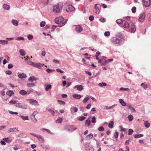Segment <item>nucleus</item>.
Returning a JSON list of instances; mask_svg holds the SVG:
<instances>
[{
	"label": "nucleus",
	"instance_id": "49530a36",
	"mask_svg": "<svg viewBox=\"0 0 151 151\" xmlns=\"http://www.w3.org/2000/svg\"><path fill=\"white\" fill-rule=\"evenodd\" d=\"M141 86H142L145 89H146L147 88V85L145 84L144 83H141Z\"/></svg>",
	"mask_w": 151,
	"mask_h": 151
},
{
	"label": "nucleus",
	"instance_id": "5fc2aeb1",
	"mask_svg": "<svg viewBox=\"0 0 151 151\" xmlns=\"http://www.w3.org/2000/svg\"><path fill=\"white\" fill-rule=\"evenodd\" d=\"M132 141V139L131 138H129L128 140H126L125 142V144L126 145H128L129 144V142H131Z\"/></svg>",
	"mask_w": 151,
	"mask_h": 151
},
{
	"label": "nucleus",
	"instance_id": "2eb2a0df",
	"mask_svg": "<svg viewBox=\"0 0 151 151\" xmlns=\"http://www.w3.org/2000/svg\"><path fill=\"white\" fill-rule=\"evenodd\" d=\"M76 31L77 32H80L83 30V28L80 25H77L75 28Z\"/></svg>",
	"mask_w": 151,
	"mask_h": 151
},
{
	"label": "nucleus",
	"instance_id": "7c9ffc66",
	"mask_svg": "<svg viewBox=\"0 0 151 151\" xmlns=\"http://www.w3.org/2000/svg\"><path fill=\"white\" fill-rule=\"evenodd\" d=\"M89 99L90 98L89 96L87 95L83 101V103L84 104L86 103L87 101H88Z\"/></svg>",
	"mask_w": 151,
	"mask_h": 151
},
{
	"label": "nucleus",
	"instance_id": "bf43d9fd",
	"mask_svg": "<svg viewBox=\"0 0 151 151\" xmlns=\"http://www.w3.org/2000/svg\"><path fill=\"white\" fill-rule=\"evenodd\" d=\"M45 22L44 21H42L40 23V26L41 27H42L45 26Z\"/></svg>",
	"mask_w": 151,
	"mask_h": 151
},
{
	"label": "nucleus",
	"instance_id": "f8f14e48",
	"mask_svg": "<svg viewBox=\"0 0 151 151\" xmlns=\"http://www.w3.org/2000/svg\"><path fill=\"white\" fill-rule=\"evenodd\" d=\"M64 20V18L62 17H60L55 19V22L56 23L59 24L62 22Z\"/></svg>",
	"mask_w": 151,
	"mask_h": 151
},
{
	"label": "nucleus",
	"instance_id": "72a5a7b5",
	"mask_svg": "<svg viewBox=\"0 0 151 151\" xmlns=\"http://www.w3.org/2000/svg\"><path fill=\"white\" fill-rule=\"evenodd\" d=\"M3 140H4L5 142L8 143L12 141V140L10 139L9 137L4 138H3Z\"/></svg>",
	"mask_w": 151,
	"mask_h": 151
},
{
	"label": "nucleus",
	"instance_id": "4be33fe9",
	"mask_svg": "<svg viewBox=\"0 0 151 151\" xmlns=\"http://www.w3.org/2000/svg\"><path fill=\"white\" fill-rule=\"evenodd\" d=\"M91 124V121L89 119H88L86 120L85 122V125L86 127L89 126Z\"/></svg>",
	"mask_w": 151,
	"mask_h": 151
},
{
	"label": "nucleus",
	"instance_id": "9b49d317",
	"mask_svg": "<svg viewBox=\"0 0 151 151\" xmlns=\"http://www.w3.org/2000/svg\"><path fill=\"white\" fill-rule=\"evenodd\" d=\"M129 24L128 22L123 20L122 23L121 27H122L126 28L129 27Z\"/></svg>",
	"mask_w": 151,
	"mask_h": 151
},
{
	"label": "nucleus",
	"instance_id": "aec40b11",
	"mask_svg": "<svg viewBox=\"0 0 151 151\" xmlns=\"http://www.w3.org/2000/svg\"><path fill=\"white\" fill-rule=\"evenodd\" d=\"M18 77L20 78H25L27 77L26 74L24 73H22L18 75Z\"/></svg>",
	"mask_w": 151,
	"mask_h": 151
},
{
	"label": "nucleus",
	"instance_id": "69168bd1",
	"mask_svg": "<svg viewBox=\"0 0 151 151\" xmlns=\"http://www.w3.org/2000/svg\"><path fill=\"white\" fill-rule=\"evenodd\" d=\"M104 129V128L102 126L98 128V130L99 131H103Z\"/></svg>",
	"mask_w": 151,
	"mask_h": 151
},
{
	"label": "nucleus",
	"instance_id": "2f4dec72",
	"mask_svg": "<svg viewBox=\"0 0 151 151\" xmlns=\"http://www.w3.org/2000/svg\"><path fill=\"white\" fill-rule=\"evenodd\" d=\"M145 126L147 128H148L150 126V124L148 121H145L144 122Z\"/></svg>",
	"mask_w": 151,
	"mask_h": 151
},
{
	"label": "nucleus",
	"instance_id": "e433bc0d",
	"mask_svg": "<svg viewBox=\"0 0 151 151\" xmlns=\"http://www.w3.org/2000/svg\"><path fill=\"white\" fill-rule=\"evenodd\" d=\"M14 93L12 91H8L6 93V94L9 96H12V94H13Z\"/></svg>",
	"mask_w": 151,
	"mask_h": 151
},
{
	"label": "nucleus",
	"instance_id": "9d476101",
	"mask_svg": "<svg viewBox=\"0 0 151 151\" xmlns=\"http://www.w3.org/2000/svg\"><path fill=\"white\" fill-rule=\"evenodd\" d=\"M143 4L145 7H148L150 4L151 0H142Z\"/></svg>",
	"mask_w": 151,
	"mask_h": 151
},
{
	"label": "nucleus",
	"instance_id": "c9c22d12",
	"mask_svg": "<svg viewBox=\"0 0 151 151\" xmlns=\"http://www.w3.org/2000/svg\"><path fill=\"white\" fill-rule=\"evenodd\" d=\"M35 86V84L33 83H29L27 84V86L29 87H32L34 86Z\"/></svg>",
	"mask_w": 151,
	"mask_h": 151
},
{
	"label": "nucleus",
	"instance_id": "de8ad7c7",
	"mask_svg": "<svg viewBox=\"0 0 151 151\" xmlns=\"http://www.w3.org/2000/svg\"><path fill=\"white\" fill-rule=\"evenodd\" d=\"M48 111L51 113L52 115L53 116H54L55 115V112L54 111L51 109H49L48 110Z\"/></svg>",
	"mask_w": 151,
	"mask_h": 151
},
{
	"label": "nucleus",
	"instance_id": "3c124183",
	"mask_svg": "<svg viewBox=\"0 0 151 151\" xmlns=\"http://www.w3.org/2000/svg\"><path fill=\"white\" fill-rule=\"evenodd\" d=\"M96 118L95 116L93 117L91 122L92 123H95L96 122Z\"/></svg>",
	"mask_w": 151,
	"mask_h": 151
},
{
	"label": "nucleus",
	"instance_id": "58836bf2",
	"mask_svg": "<svg viewBox=\"0 0 151 151\" xmlns=\"http://www.w3.org/2000/svg\"><path fill=\"white\" fill-rule=\"evenodd\" d=\"M127 118H128L129 121L130 122H131V121H132V120L133 119V116L131 114V115H129L128 116Z\"/></svg>",
	"mask_w": 151,
	"mask_h": 151
},
{
	"label": "nucleus",
	"instance_id": "8fccbe9b",
	"mask_svg": "<svg viewBox=\"0 0 151 151\" xmlns=\"http://www.w3.org/2000/svg\"><path fill=\"white\" fill-rule=\"evenodd\" d=\"M113 126V121H111L109 124L108 127L110 128H112Z\"/></svg>",
	"mask_w": 151,
	"mask_h": 151
},
{
	"label": "nucleus",
	"instance_id": "37998d69",
	"mask_svg": "<svg viewBox=\"0 0 151 151\" xmlns=\"http://www.w3.org/2000/svg\"><path fill=\"white\" fill-rule=\"evenodd\" d=\"M16 40H18V41H19V40L24 41L25 40L24 38L23 37H18L16 39Z\"/></svg>",
	"mask_w": 151,
	"mask_h": 151
},
{
	"label": "nucleus",
	"instance_id": "20e7f679",
	"mask_svg": "<svg viewBox=\"0 0 151 151\" xmlns=\"http://www.w3.org/2000/svg\"><path fill=\"white\" fill-rule=\"evenodd\" d=\"M27 100L29 101L30 104L32 105L37 107L38 106H39L38 101L35 100L31 99H28Z\"/></svg>",
	"mask_w": 151,
	"mask_h": 151
},
{
	"label": "nucleus",
	"instance_id": "603ef678",
	"mask_svg": "<svg viewBox=\"0 0 151 151\" xmlns=\"http://www.w3.org/2000/svg\"><path fill=\"white\" fill-rule=\"evenodd\" d=\"M42 147L45 150H47L49 149V147L48 146L45 145H42Z\"/></svg>",
	"mask_w": 151,
	"mask_h": 151
},
{
	"label": "nucleus",
	"instance_id": "bb28decb",
	"mask_svg": "<svg viewBox=\"0 0 151 151\" xmlns=\"http://www.w3.org/2000/svg\"><path fill=\"white\" fill-rule=\"evenodd\" d=\"M119 101L121 104L123 106H126V103L122 99H119Z\"/></svg>",
	"mask_w": 151,
	"mask_h": 151
},
{
	"label": "nucleus",
	"instance_id": "1a4fd4ad",
	"mask_svg": "<svg viewBox=\"0 0 151 151\" xmlns=\"http://www.w3.org/2000/svg\"><path fill=\"white\" fill-rule=\"evenodd\" d=\"M15 105L17 107H19L24 109H27V106L24 104L18 103L16 104Z\"/></svg>",
	"mask_w": 151,
	"mask_h": 151
},
{
	"label": "nucleus",
	"instance_id": "473e14b6",
	"mask_svg": "<svg viewBox=\"0 0 151 151\" xmlns=\"http://www.w3.org/2000/svg\"><path fill=\"white\" fill-rule=\"evenodd\" d=\"M123 20H122V19H117L116 20V22L121 27Z\"/></svg>",
	"mask_w": 151,
	"mask_h": 151
},
{
	"label": "nucleus",
	"instance_id": "6e6552de",
	"mask_svg": "<svg viewBox=\"0 0 151 151\" xmlns=\"http://www.w3.org/2000/svg\"><path fill=\"white\" fill-rule=\"evenodd\" d=\"M145 17V14L144 12L140 14L138 19V21L140 22H142L144 21Z\"/></svg>",
	"mask_w": 151,
	"mask_h": 151
},
{
	"label": "nucleus",
	"instance_id": "c03bdc74",
	"mask_svg": "<svg viewBox=\"0 0 151 151\" xmlns=\"http://www.w3.org/2000/svg\"><path fill=\"white\" fill-rule=\"evenodd\" d=\"M27 63L28 64L34 67L35 63L30 61H27Z\"/></svg>",
	"mask_w": 151,
	"mask_h": 151
},
{
	"label": "nucleus",
	"instance_id": "4468645a",
	"mask_svg": "<svg viewBox=\"0 0 151 151\" xmlns=\"http://www.w3.org/2000/svg\"><path fill=\"white\" fill-rule=\"evenodd\" d=\"M45 65L44 64L35 63L34 67L39 69H41L42 66Z\"/></svg>",
	"mask_w": 151,
	"mask_h": 151
},
{
	"label": "nucleus",
	"instance_id": "338daca9",
	"mask_svg": "<svg viewBox=\"0 0 151 151\" xmlns=\"http://www.w3.org/2000/svg\"><path fill=\"white\" fill-rule=\"evenodd\" d=\"M132 11L133 13H135L136 12V7L135 6H134L132 8Z\"/></svg>",
	"mask_w": 151,
	"mask_h": 151
},
{
	"label": "nucleus",
	"instance_id": "79ce46f5",
	"mask_svg": "<svg viewBox=\"0 0 151 151\" xmlns=\"http://www.w3.org/2000/svg\"><path fill=\"white\" fill-rule=\"evenodd\" d=\"M20 116L22 118V119L24 121L28 120L29 119L28 116Z\"/></svg>",
	"mask_w": 151,
	"mask_h": 151
},
{
	"label": "nucleus",
	"instance_id": "a878e982",
	"mask_svg": "<svg viewBox=\"0 0 151 151\" xmlns=\"http://www.w3.org/2000/svg\"><path fill=\"white\" fill-rule=\"evenodd\" d=\"M12 22L13 24L15 26H17L18 25L19 22L16 20L12 19Z\"/></svg>",
	"mask_w": 151,
	"mask_h": 151
},
{
	"label": "nucleus",
	"instance_id": "774afa93",
	"mask_svg": "<svg viewBox=\"0 0 151 151\" xmlns=\"http://www.w3.org/2000/svg\"><path fill=\"white\" fill-rule=\"evenodd\" d=\"M99 20L102 22L104 23L106 21V19L104 18H101L99 19Z\"/></svg>",
	"mask_w": 151,
	"mask_h": 151
},
{
	"label": "nucleus",
	"instance_id": "864d4df0",
	"mask_svg": "<svg viewBox=\"0 0 151 151\" xmlns=\"http://www.w3.org/2000/svg\"><path fill=\"white\" fill-rule=\"evenodd\" d=\"M107 85V84L105 83H100L99 84V86L100 87H102L103 86H106Z\"/></svg>",
	"mask_w": 151,
	"mask_h": 151
},
{
	"label": "nucleus",
	"instance_id": "f03ea898",
	"mask_svg": "<svg viewBox=\"0 0 151 151\" xmlns=\"http://www.w3.org/2000/svg\"><path fill=\"white\" fill-rule=\"evenodd\" d=\"M63 5L61 4H57L53 6L52 11L55 13H60L62 9Z\"/></svg>",
	"mask_w": 151,
	"mask_h": 151
},
{
	"label": "nucleus",
	"instance_id": "0e129e2a",
	"mask_svg": "<svg viewBox=\"0 0 151 151\" xmlns=\"http://www.w3.org/2000/svg\"><path fill=\"white\" fill-rule=\"evenodd\" d=\"M46 71L48 73H51L52 71H55V70H53L50 69L49 68H47L46 70Z\"/></svg>",
	"mask_w": 151,
	"mask_h": 151
},
{
	"label": "nucleus",
	"instance_id": "ea45409f",
	"mask_svg": "<svg viewBox=\"0 0 151 151\" xmlns=\"http://www.w3.org/2000/svg\"><path fill=\"white\" fill-rule=\"evenodd\" d=\"M119 128L120 129V130L121 132H124L126 131L127 130V129L125 128H124L122 127V126H120L119 127Z\"/></svg>",
	"mask_w": 151,
	"mask_h": 151
},
{
	"label": "nucleus",
	"instance_id": "0eeeda50",
	"mask_svg": "<svg viewBox=\"0 0 151 151\" xmlns=\"http://www.w3.org/2000/svg\"><path fill=\"white\" fill-rule=\"evenodd\" d=\"M30 134L34 137H37L41 143H43L44 142V139L43 137L40 135H37L36 134L30 133Z\"/></svg>",
	"mask_w": 151,
	"mask_h": 151
},
{
	"label": "nucleus",
	"instance_id": "7ed1b4c3",
	"mask_svg": "<svg viewBox=\"0 0 151 151\" xmlns=\"http://www.w3.org/2000/svg\"><path fill=\"white\" fill-rule=\"evenodd\" d=\"M129 31L131 33H134L136 31V29L134 24L131 23L129 24Z\"/></svg>",
	"mask_w": 151,
	"mask_h": 151
},
{
	"label": "nucleus",
	"instance_id": "393cba45",
	"mask_svg": "<svg viewBox=\"0 0 151 151\" xmlns=\"http://www.w3.org/2000/svg\"><path fill=\"white\" fill-rule=\"evenodd\" d=\"M38 80V78L34 76H31L28 79L29 81L32 82L34 81H35Z\"/></svg>",
	"mask_w": 151,
	"mask_h": 151
},
{
	"label": "nucleus",
	"instance_id": "cd10ccee",
	"mask_svg": "<svg viewBox=\"0 0 151 151\" xmlns=\"http://www.w3.org/2000/svg\"><path fill=\"white\" fill-rule=\"evenodd\" d=\"M144 136L143 134H135L134 135V137L135 138H138L141 137H143Z\"/></svg>",
	"mask_w": 151,
	"mask_h": 151
},
{
	"label": "nucleus",
	"instance_id": "5701e85b",
	"mask_svg": "<svg viewBox=\"0 0 151 151\" xmlns=\"http://www.w3.org/2000/svg\"><path fill=\"white\" fill-rule=\"evenodd\" d=\"M19 93L23 96H25L27 94V92L24 90H22L19 91Z\"/></svg>",
	"mask_w": 151,
	"mask_h": 151
},
{
	"label": "nucleus",
	"instance_id": "c756f323",
	"mask_svg": "<svg viewBox=\"0 0 151 151\" xmlns=\"http://www.w3.org/2000/svg\"><path fill=\"white\" fill-rule=\"evenodd\" d=\"M41 130L42 131L44 132L45 131H46L48 133L50 134H54L52 132H51L48 129H46L43 128L41 129Z\"/></svg>",
	"mask_w": 151,
	"mask_h": 151
},
{
	"label": "nucleus",
	"instance_id": "39448f33",
	"mask_svg": "<svg viewBox=\"0 0 151 151\" xmlns=\"http://www.w3.org/2000/svg\"><path fill=\"white\" fill-rule=\"evenodd\" d=\"M65 6H67V7L66 8V11L67 12L73 11L75 9V8L72 5L70 4L68 5L67 3L65 4Z\"/></svg>",
	"mask_w": 151,
	"mask_h": 151
},
{
	"label": "nucleus",
	"instance_id": "423d86ee",
	"mask_svg": "<svg viewBox=\"0 0 151 151\" xmlns=\"http://www.w3.org/2000/svg\"><path fill=\"white\" fill-rule=\"evenodd\" d=\"M106 57H103L102 58L99 60L98 63H100L101 65H106L107 64V61L106 60Z\"/></svg>",
	"mask_w": 151,
	"mask_h": 151
},
{
	"label": "nucleus",
	"instance_id": "ddd939ff",
	"mask_svg": "<svg viewBox=\"0 0 151 151\" xmlns=\"http://www.w3.org/2000/svg\"><path fill=\"white\" fill-rule=\"evenodd\" d=\"M95 8L96 10V13L98 14L100 11V6L99 4H96L95 5Z\"/></svg>",
	"mask_w": 151,
	"mask_h": 151
},
{
	"label": "nucleus",
	"instance_id": "a18cd8bd",
	"mask_svg": "<svg viewBox=\"0 0 151 151\" xmlns=\"http://www.w3.org/2000/svg\"><path fill=\"white\" fill-rule=\"evenodd\" d=\"M27 38L29 40H31L33 38V36L31 34H29L27 36Z\"/></svg>",
	"mask_w": 151,
	"mask_h": 151
},
{
	"label": "nucleus",
	"instance_id": "13d9d810",
	"mask_svg": "<svg viewBox=\"0 0 151 151\" xmlns=\"http://www.w3.org/2000/svg\"><path fill=\"white\" fill-rule=\"evenodd\" d=\"M120 90L121 91H129V89L128 88L121 87L120 88Z\"/></svg>",
	"mask_w": 151,
	"mask_h": 151
},
{
	"label": "nucleus",
	"instance_id": "412c9836",
	"mask_svg": "<svg viewBox=\"0 0 151 151\" xmlns=\"http://www.w3.org/2000/svg\"><path fill=\"white\" fill-rule=\"evenodd\" d=\"M83 96L80 94H74L73 95V97L77 99H79Z\"/></svg>",
	"mask_w": 151,
	"mask_h": 151
},
{
	"label": "nucleus",
	"instance_id": "a211bd4d",
	"mask_svg": "<svg viewBox=\"0 0 151 151\" xmlns=\"http://www.w3.org/2000/svg\"><path fill=\"white\" fill-rule=\"evenodd\" d=\"M8 42L7 40H0V44L2 45H5L8 44Z\"/></svg>",
	"mask_w": 151,
	"mask_h": 151
},
{
	"label": "nucleus",
	"instance_id": "dca6fc26",
	"mask_svg": "<svg viewBox=\"0 0 151 151\" xmlns=\"http://www.w3.org/2000/svg\"><path fill=\"white\" fill-rule=\"evenodd\" d=\"M18 131V128L16 127L13 128H10L8 130L7 132L8 133L10 132H13L16 131Z\"/></svg>",
	"mask_w": 151,
	"mask_h": 151
},
{
	"label": "nucleus",
	"instance_id": "052dcab7",
	"mask_svg": "<svg viewBox=\"0 0 151 151\" xmlns=\"http://www.w3.org/2000/svg\"><path fill=\"white\" fill-rule=\"evenodd\" d=\"M133 130L132 129H129L128 131V135H130L132 134L133 132Z\"/></svg>",
	"mask_w": 151,
	"mask_h": 151
},
{
	"label": "nucleus",
	"instance_id": "a19ab883",
	"mask_svg": "<svg viewBox=\"0 0 151 151\" xmlns=\"http://www.w3.org/2000/svg\"><path fill=\"white\" fill-rule=\"evenodd\" d=\"M69 128V130L73 131L77 129V128L73 126H70Z\"/></svg>",
	"mask_w": 151,
	"mask_h": 151
},
{
	"label": "nucleus",
	"instance_id": "f257e3e1",
	"mask_svg": "<svg viewBox=\"0 0 151 151\" xmlns=\"http://www.w3.org/2000/svg\"><path fill=\"white\" fill-rule=\"evenodd\" d=\"M115 38V42L118 45H121L124 40L123 35L120 33L116 34Z\"/></svg>",
	"mask_w": 151,
	"mask_h": 151
},
{
	"label": "nucleus",
	"instance_id": "6e6d98bb",
	"mask_svg": "<svg viewBox=\"0 0 151 151\" xmlns=\"http://www.w3.org/2000/svg\"><path fill=\"white\" fill-rule=\"evenodd\" d=\"M34 90L32 88H30L28 90H27V94H30L32 92H33Z\"/></svg>",
	"mask_w": 151,
	"mask_h": 151
},
{
	"label": "nucleus",
	"instance_id": "c85d7f7f",
	"mask_svg": "<svg viewBox=\"0 0 151 151\" xmlns=\"http://www.w3.org/2000/svg\"><path fill=\"white\" fill-rule=\"evenodd\" d=\"M19 52L21 55L22 56H24L25 55L26 52L25 51H24L23 49H20L19 50Z\"/></svg>",
	"mask_w": 151,
	"mask_h": 151
},
{
	"label": "nucleus",
	"instance_id": "e2e57ef3",
	"mask_svg": "<svg viewBox=\"0 0 151 151\" xmlns=\"http://www.w3.org/2000/svg\"><path fill=\"white\" fill-rule=\"evenodd\" d=\"M86 118V117L84 116H81L78 119V120L80 121H82L84 119H85Z\"/></svg>",
	"mask_w": 151,
	"mask_h": 151
},
{
	"label": "nucleus",
	"instance_id": "4c0bfd02",
	"mask_svg": "<svg viewBox=\"0 0 151 151\" xmlns=\"http://www.w3.org/2000/svg\"><path fill=\"white\" fill-rule=\"evenodd\" d=\"M52 87L51 85L50 84H48L46 85L45 88V90L46 91H48L49 89H50Z\"/></svg>",
	"mask_w": 151,
	"mask_h": 151
},
{
	"label": "nucleus",
	"instance_id": "4d7b16f0",
	"mask_svg": "<svg viewBox=\"0 0 151 151\" xmlns=\"http://www.w3.org/2000/svg\"><path fill=\"white\" fill-rule=\"evenodd\" d=\"M62 121V118H60L59 119H57L56 121V123H61Z\"/></svg>",
	"mask_w": 151,
	"mask_h": 151
},
{
	"label": "nucleus",
	"instance_id": "f704fd0d",
	"mask_svg": "<svg viewBox=\"0 0 151 151\" xmlns=\"http://www.w3.org/2000/svg\"><path fill=\"white\" fill-rule=\"evenodd\" d=\"M38 112L37 111H35L33 113L32 116L35 119V122H36L37 121V119L35 118V116L37 114Z\"/></svg>",
	"mask_w": 151,
	"mask_h": 151
},
{
	"label": "nucleus",
	"instance_id": "680f3d73",
	"mask_svg": "<svg viewBox=\"0 0 151 151\" xmlns=\"http://www.w3.org/2000/svg\"><path fill=\"white\" fill-rule=\"evenodd\" d=\"M110 35V32L109 31H106L104 32V35L105 36H109Z\"/></svg>",
	"mask_w": 151,
	"mask_h": 151
},
{
	"label": "nucleus",
	"instance_id": "09e8293b",
	"mask_svg": "<svg viewBox=\"0 0 151 151\" xmlns=\"http://www.w3.org/2000/svg\"><path fill=\"white\" fill-rule=\"evenodd\" d=\"M93 137V134L92 133H90L88 134L87 136V139H90L92 138Z\"/></svg>",
	"mask_w": 151,
	"mask_h": 151
},
{
	"label": "nucleus",
	"instance_id": "b1692460",
	"mask_svg": "<svg viewBox=\"0 0 151 151\" xmlns=\"http://www.w3.org/2000/svg\"><path fill=\"white\" fill-rule=\"evenodd\" d=\"M3 8L6 10H9L10 8L9 6L6 4H4L3 5Z\"/></svg>",
	"mask_w": 151,
	"mask_h": 151
},
{
	"label": "nucleus",
	"instance_id": "6ab92c4d",
	"mask_svg": "<svg viewBox=\"0 0 151 151\" xmlns=\"http://www.w3.org/2000/svg\"><path fill=\"white\" fill-rule=\"evenodd\" d=\"M74 88H77V90L78 91H81L83 89V87L81 85H76L74 87Z\"/></svg>",
	"mask_w": 151,
	"mask_h": 151
},
{
	"label": "nucleus",
	"instance_id": "f3484780",
	"mask_svg": "<svg viewBox=\"0 0 151 151\" xmlns=\"http://www.w3.org/2000/svg\"><path fill=\"white\" fill-rule=\"evenodd\" d=\"M127 106L128 107V109L132 112H136V110L135 109L132 107L130 105L128 104L127 105Z\"/></svg>",
	"mask_w": 151,
	"mask_h": 151
}]
</instances>
